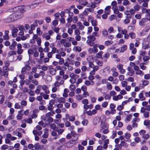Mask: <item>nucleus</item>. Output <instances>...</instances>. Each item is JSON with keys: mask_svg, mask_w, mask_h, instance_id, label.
<instances>
[{"mask_svg": "<svg viewBox=\"0 0 150 150\" xmlns=\"http://www.w3.org/2000/svg\"><path fill=\"white\" fill-rule=\"evenodd\" d=\"M42 90L44 91L45 93H41L40 95L42 94V96L44 99H49V95L47 94L50 93V91L47 85H38L37 86V88L35 90V92L36 94H39L40 91Z\"/></svg>", "mask_w": 150, "mask_h": 150, "instance_id": "1", "label": "nucleus"}, {"mask_svg": "<svg viewBox=\"0 0 150 150\" xmlns=\"http://www.w3.org/2000/svg\"><path fill=\"white\" fill-rule=\"evenodd\" d=\"M98 46L97 44L94 45H93V48H90L88 49V52L90 54L92 53L95 54L96 53L98 52V50L97 48Z\"/></svg>", "mask_w": 150, "mask_h": 150, "instance_id": "2", "label": "nucleus"}, {"mask_svg": "<svg viewBox=\"0 0 150 150\" xmlns=\"http://www.w3.org/2000/svg\"><path fill=\"white\" fill-rule=\"evenodd\" d=\"M5 21L6 23H10L15 21L14 14H12L9 15L5 19Z\"/></svg>", "mask_w": 150, "mask_h": 150, "instance_id": "3", "label": "nucleus"}, {"mask_svg": "<svg viewBox=\"0 0 150 150\" xmlns=\"http://www.w3.org/2000/svg\"><path fill=\"white\" fill-rule=\"evenodd\" d=\"M88 22H90L93 26H96L98 25V22L96 20L94 19V18L91 16H88Z\"/></svg>", "mask_w": 150, "mask_h": 150, "instance_id": "4", "label": "nucleus"}, {"mask_svg": "<svg viewBox=\"0 0 150 150\" xmlns=\"http://www.w3.org/2000/svg\"><path fill=\"white\" fill-rule=\"evenodd\" d=\"M23 111V110H21L18 112V114L16 117L17 120H20L22 119L23 114L22 112Z\"/></svg>", "mask_w": 150, "mask_h": 150, "instance_id": "5", "label": "nucleus"}, {"mask_svg": "<svg viewBox=\"0 0 150 150\" xmlns=\"http://www.w3.org/2000/svg\"><path fill=\"white\" fill-rule=\"evenodd\" d=\"M128 71H129L128 72H127V74L130 76H133L134 74V72L132 68L130 67H129L127 68V69Z\"/></svg>", "mask_w": 150, "mask_h": 150, "instance_id": "6", "label": "nucleus"}, {"mask_svg": "<svg viewBox=\"0 0 150 150\" xmlns=\"http://www.w3.org/2000/svg\"><path fill=\"white\" fill-rule=\"evenodd\" d=\"M93 69L90 72L89 74L90 75H93L95 74L96 71H97L99 69V67L97 66H94L93 67Z\"/></svg>", "mask_w": 150, "mask_h": 150, "instance_id": "7", "label": "nucleus"}, {"mask_svg": "<svg viewBox=\"0 0 150 150\" xmlns=\"http://www.w3.org/2000/svg\"><path fill=\"white\" fill-rule=\"evenodd\" d=\"M69 41L71 42L72 45L76 46L78 44V41H77L73 38L70 37L69 38Z\"/></svg>", "mask_w": 150, "mask_h": 150, "instance_id": "8", "label": "nucleus"}, {"mask_svg": "<svg viewBox=\"0 0 150 150\" xmlns=\"http://www.w3.org/2000/svg\"><path fill=\"white\" fill-rule=\"evenodd\" d=\"M120 146H119L118 148L120 149H121V147L122 146H124L125 148H127L128 147V145L125 142V140L124 141H122L120 144Z\"/></svg>", "mask_w": 150, "mask_h": 150, "instance_id": "9", "label": "nucleus"}, {"mask_svg": "<svg viewBox=\"0 0 150 150\" xmlns=\"http://www.w3.org/2000/svg\"><path fill=\"white\" fill-rule=\"evenodd\" d=\"M123 96L119 94L117 96H113L112 99L115 101H117L119 100L122 98Z\"/></svg>", "mask_w": 150, "mask_h": 150, "instance_id": "10", "label": "nucleus"}, {"mask_svg": "<svg viewBox=\"0 0 150 150\" xmlns=\"http://www.w3.org/2000/svg\"><path fill=\"white\" fill-rule=\"evenodd\" d=\"M69 92V90L67 88H65L64 90V92L62 96L64 98H67L68 96V93Z\"/></svg>", "mask_w": 150, "mask_h": 150, "instance_id": "11", "label": "nucleus"}, {"mask_svg": "<svg viewBox=\"0 0 150 150\" xmlns=\"http://www.w3.org/2000/svg\"><path fill=\"white\" fill-rule=\"evenodd\" d=\"M77 25L79 27V29L81 30H83L84 29V26L80 21L78 22L77 23Z\"/></svg>", "mask_w": 150, "mask_h": 150, "instance_id": "12", "label": "nucleus"}, {"mask_svg": "<svg viewBox=\"0 0 150 150\" xmlns=\"http://www.w3.org/2000/svg\"><path fill=\"white\" fill-rule=\"evenodd\" d=\"M147 22L146 19L145 18H143L139 21V24L140 26L143 25L145 23Z\"/></svg>", "mask_w": 150, "mask_h": 150, "instance_id": "13", "label": "nucleus"}, {"mask_svg": "<svg viewBox=\"0 0 150 150\" xmlns=\"http://www.w3.org/2000/svg\"><path fill=\"white\" fill-rule=\"evenodd\" d=\"M109 141L108 139L105 140L104 141V144L103 145V148L104 149H106L108 148V144H109Z\"/></svg>", "mask_w": 150, "mask_h": 150, "instance_id": "14", "label": "nucleus"}, {"mask_svg": "<svg viewBox=\"0 0 150 150\" xmlns=\"http://www.w3.org/2000/svg\"><path fill=\"white\" fill-rule=\"evenodd\" d=\"M103 53V52L102 51H100L96 54L95 57L96 58L100 59L102 58Z\"/></svg>", "mask_w": 150, "mask_h": 150, "instance_id": "15", "label": "nucleus"}, {"mask_svg": "<svg viewBox=\"0 0 150 150\" xmlns=\"http://www.w3.org/2000/svg\"><path fill=\"white\" fill-rule=\"evenodd\" d=\"M74 144V141H71L67 143V146L68 148H70L73 146Z\"/></svg>", "mask_w": 150, "mask_h": 150, "instance_id": "16", "label": "nucleus"}, {"mask_svg": "<svg viewBox=\"0 0 150 150\" xmlns=\"http://www.w3.org/2000/svg\"><path fill=\"white\" fill-rule=\"evenodd\" d=\"M142 47L143 49L146 50L150 48V45L149 43L147 44H143Z\"/></svg>", "mask_w": 150, "mask_h": 150, "instance_id": "17", "label": "nucleus"}, {"mask_svg": "<svg viewBox=\"0 0 150 150\" xmlns=\"http://www.w3.org/2000/svg\"><path fill=\"white\" fill-rule=\"evenodd\" d=\"M139 98L141 101H143L145 100L146 98L144 96L143 93H140L138 96Z\"/></svg>", "mask_w": 150, "mask_h": 150, "instance_id": "18", "label": "nucleus"}, {"mask_svg": "<svg viewBox=\"0 0 150 150\" xmlns=\"http://www.w3.org/2000/svg\"><path fill=\"white\" fill-rule=\"evenodd\" d=\"M42 37L45 38L46 40H48L50 39V36L47 34V33H44L42 35Z\"/></svg>", "mask_w": 150, "mask_h": 150, "instance_id": "19", "label": "nucleus"}, {"mask_svg": "<svg viewBox=\"0 0 150 150\" xmlns=\"http://www.w3.org/2000/svg\"><path fill=\"white\" fill-rule=\"evenodd\" d=\"M79 3L80 4L85 6L87 4H88V2L87 0H81L79 2Z\"/></svg>", "mask_w": 150, "mask_h": 150, "instance_id": "20", "label": "nucleus"}, {"mask_svg": "<svg viewBox=\"0 0 150 150\" xmlns=\"http://www.w3.org/2000/svg\"><path fill=\"white\" fill-rule=\"evenodd\" d=\"M96 4L94 3H93L92 2H91V3H90L88 4V5L87 6L88 7H90V8H92V9L96 7Z\"/></svg>", "mask_w": 150, "mask_h": 150, "instance_id": "21", "label": "nucleus"}, {"mask_svg": "<svg viewBox=\"0 0 150 150\" xmlns=\"http://www.w3.org/2000/svg\"><path fill=\"white\" fill-rule=\"evenodd\" d=\"M100 122L99 119L95 118L93 120V124L94 125H96L99 124Z\"/></svg>", "mask_w": 150, "mask_h": 150, "instance_id": "22", "label": "nucleus"}, {"mask_svg": "<svg viewBox=\"0 0 150 150\" xmlns=\"http://www.w3.org/2000/svg\"><path fill=\"white\" fill-rule=\"evenodd\" d=\"M73 50L75 52H80L81 51V47L78 46H74L73 48Z\"/></svg>", "mask_w": 150, "mask_h": 150, "instance_id": "23", "label": "nucleus"}, {"mask_svg": "<svg viewBox=\"0 0 150 150\" xmlns=\"http://www.w3.org/2000/svg\"><path fill=\"white\" fill-rule=\"evenodd\" d=\"M110 6H107L105 8V13L107 14H110Z\"/></svg>", "mask_w": 150, "mask_h": 150, "instance_id": "24", "label": "nucleus"}, {"mask_svg": "<svg viewBox=\"0 0 150 150\" xmlns=\"http://www.w3.org/2000/svg\"><path fill=\"white\" fill-rule=\"evenodd\" d=\"M57 99L58 100V102L60 103H64L65 102V99L64 97H61L59 98H57Z\"/></svg>", "mask_w": 150, "mask_h": 150, "instance_id": "25", "label": "nucleus"}, {"mask_svg": "<svg viewBox=\"0 0 150 150\" xmlns=\"http://www.w3.org/2000/svg\"><path fill=\"white\" fill-rule=\"evenodd\" d=\"M94 58L92 56H88L86 59L87 61L88 62H93Z\"/></svg>", "mask_w": 150, "mask_h": 150, "instance_id": "26", "label": "nucleus"}, {"mask_svg": "<svg viewBox=\"0 0 150 150\" xmlns=\"http://www.w3.org/2000/svg\"><path fill=\"white\" fill-rule=\"evenodd\" d=\"M127 46L126 45H123L121 47L120 52H123L125 51L127 49Z\"/></svg>", "mask_w": 150, "mask_h": 150, "instance_id": "27", "label": "nucleus"}, {"mask_svg": "<svg viewBox=\"0 0 150 150\" xmlns=\"http://www.w3.org/2000/svg\"><path fill=\"white\" fill-rule=\"evenodd\" d=\"M39 4V3H35L34 4H33L30 5L28 6V7L30 8H34L36 7Z\"/></svg>", "mask_w": 150, "mask_h": 150, "instance_id": "28", "label": "nucleus"}, {"mask_svg": "<svg viewBox=\"0 0 150 150\" xmlns=\"http://www.w3.org/2000/svg\"><path fill=\"white\" fill-rule=\"evenodd\" d=\"M106 87L109 90H111L112 89V86L110 82H108L106 83Z\"/></svg>", "mask_w": 150, "mask_h": 150, "instance_id": "29", "label": "nucleus"}, {"mask_svg": "<svg viewBox=\"0 0 150 150\" xmlns=\"http://www.w3.org/2000/svg\"><path fill=\"white\" fill-rule=\"evenodd\" d=\"M87 38L88 39L92 41H94L96 39V38L95 37H94V36H93V35H91L88 36Z\"/></svg>", "mask_w": 150, "mask_h": 150, "instance_id": "30", "label": "nucleus"}, {"mask_svg": "<svg viewBox=\"0 0 150 150\" xmlns=\"http://www.w3.org/2000/svg\"><path fill=\"white\" fill-rule=\"evenodd\" d=\"M23 16L21 14H19L18 15H16L14 14V17L15 20H16L18 19L21 18Z\"/></svg>", "mask_w": 150, "mask_h": 150, "instance_id": "31", "label": "nucleus"}, {"mask_svg": "<svg viewBox=\"0 0 150 150\" xmlns=\"http://www.w3.org/2000/svg\"><path fill=\"white\" fill-rule=\"evenodd\" d=\"M135 74L137 75H139L141 76H143L144 74V73L143 71H141L140 70H139L137 71L136 72Z\"/></svg>", "mask_w": 150, "mask_h": 150, "instance_id": "32", "label": "nucleus"}, {"mask_svg": "<svg viewBox=\"0 0 150 150\" xmlns=\"http://www.w3.org/2000/svg\"><path fill=\"white\" fill-rule=\"evenodd\" d=\"M71 45V42L66 41L65 44H64V47H70Z\"/></svg>", "mask_w": 150, "mask_h": 150, "instance_id": "33", "label": "nucleus"}, {"mask_svg": "<svg viewBox=\"0 0 150 150\" xmlns=\"http://www.w3.org/2000/svg\"><path fill=\"white\" fill-rule=\"evenodd\" d=\"M133 8L135 11H138L140 9V6L138 4H136L134 6Z\"/></svg>", "mask_w": 150, "mask_h": 150, "instance_id": "34", "label": "nucleus"}, {"mask_svg": "<svg viewBox=\"0 0 150 150\" xmlns=\"http://www.w3.org/2000/svg\"><path fill=\"white\" fill-rule=\"evenodd\" d=\"M36 32L38 35L39 36L42 35V32L40 30L39 28H38L36 29Z\"/></svg>", "mask_w": 150, "mask_h": 150, "instance_id": "35", "label": "nucleus"}, {"mask_svg": "<svg viewBox=\"0 0 150 150\" xmlns=\"http://www.w3.org/2000/svg\"><path fill=\"white\" fill-rule=\"evenodd\" d=\"M131 137V135L129 133L127 132L125 134L124 137L127 139H129Z\"/></svg>", "mask_w": 150, "mask_h": 150, "instance_id": "36", "label": "nucleus"}, {"mask_svg": "<svg viewBox=\"0 0 150 150\" xmlns=\"http://www.w3.org/2000/svg\"><path fill=\"white\" fill-rule=\"evenodd\" d=\"M76 99L78 100H81L83 98L82 94H78L76 96Z\"/></svg>", "mask_w": 150, "mask_h": 150, "instance_id": "37", "label": "nucleus"}, {"mask_svg": "<svg viewBox=\"0 0 150 150\" xmlns=\"http://www.w3.org/2000/svg\"><path fill=\"white\" fill-rule=\"evenodd\" d=\"M65 148L63 145H62L57 148L56 150H65Z\"/></svg>", "mask_w": 150, "mask_h": 150, "instance_id": "38", "label": "nucleus"}, {"mask_svg": "<svg viewBox=\"0 0 150 150\" xmlns=\"http://www.w3.org/2000/svg\"><path fill=\"white\" fill-rule=\"evenodd\" d=\"M122 4L123 5L126 6L129 5L130 3L128 0H124Z\"/></svg>", "mask_w": 150, "mask_h": 150, "instance_id": "39", "label": "nucleus"}, {"mask_svg": "<svg viewBox=\"0 0 150 150\" xmlns=\"http://www.w3.org/2000/svg\"><path fill=\"white\" fill-rule=\"evenodd\" d=\"M130 37L132 39H134L136 37V35L133 32H131L129 33Z\"/></svg>", "mask_w": 150, "mask_h": 150, "instance_id": "40", "label": "nucleus"}, {"mask_svg": "<svg viewBox=\"0 0 150 150\" xmlns=\"http://www.w3.org/2000/svg\"><path fill=\"white\" fill-rule=\"evenodd\" d=\"M50 73L52 75H55L56 73V71L55 70L52 68L50 69Z\"/></svg>", "mask_w": 150, "mask_h": 150, "instance_id": "41", "label": "nucleus"}, {"mask_svg": "<svg viewBox=\"0 0 150 150\" xmlns=\"http://www.w3.org/2000/svg\"><path fill=\"white\" fill-rule=\"evenodd\" d=\"M107 31L106 29H104L102 31V34L105 37H107L108 35Z\"/></svg>", "mask_w": 150, "mask_h": 150, "instance_id": "42", "label": "nucleus"}, {"mask_svg": "<svg viewBox=\"0 0 150 150\" xmlns=\"http://www.w3.org/2000/svg\"><path fill=\"white\" fill-rule=\"evenodd\" d=\"M35 149L36 150H38L40 149V145L39 143H37L35 144L34 146Z\"/></svg>", "mask_w": 150, "mask_h": 150, "instance_id": "43", "label": "nucleus"}, {"mask_svg": "<svg viewBox=\"0 0 150 150\" xmlns=\"http://www.w3.org/2000/svg\"><path fill=\"white\" fill-rule=\"evenodd\" d=\"M23 121L25 122H26L28 123L31 124L32 122V120L31 118H30L27 119V120L24 119L23 120Z\"/></svg>", "mask_w": 150, "mask_h": 150, "instance_id": "44", "label": "nucleus"}, {"mask_svg": "<svg viewBox=\"0 0 150 150\" xmlns=\"http://www.w3.org/2000/svg\"><path fill=\"white\" fill-rule=\"evenodd\" d=\"M140 68L143 70H145L146 68V67L144 65L143 63H141L139 64Z\"/></svg>", "mask_w": 150, "mask_h": 150, "instance_id": "45", "label": "nucleus"}, {"mask_svg": "<svg viewBox=\"0 0 150 150\" xmlns=\"http://www.w3.org/2000/svg\"><path fill=\"white\" fill-rule=\"evenodd\" d=\"M82 102L84 105L88 104V99L84 98L82 100Z\"/></svg>", "mask_w": 150, "mask_h": 150, "instance_id": "46", "label": "nucleus"}, {"mask_svg": "<svg viewBox=\"0 0 150 150\" xmlns=\"http://www.w3.org/2000/svg\"><path fill=\"white\" fill-rule=\"evenodd\" d=\"M92 41L88 39L86 41V42L88 44L91 46H92L94 43Z\"/></svg>", "mask_w": 150, "mask_h": 150, "instance_id": "47", "label": "nucleus"}, {"mask_svg": "<svg viewBox=\"0 0 150 150\" xmlns=\"http://www.w3.org/2000/svg\"><path fill=\"white\" fill-rule=\"evenodd\" d=\"M8 31H6V32L5 35L4 36V40H8L9 38V36L8 35Z\"/></svg>", "mask_w": 150, "mask_h": 150, "instance_id": "48", "label": "nucleus"}, {"mask_svg": "<svg viewBox=\"0 0 150 150\" xmlns=\"http://www.w3.org/2000/svg\"><path fill=\"white\" fill-rule=\"evenodd\" d=\"M76 81V79L75 78H70V82L72 84H74L75 83Z\"/></svg>", "mask_w": 150, "mask_h": 150, "instance_id": "49", "label": "nucleus"}, {"mask_svg": "<svg viewBox=\"0 0 150 150\" xmlns=\"http://www.w3.org/2000/svg\"><path fill=\"white\" fill-rule=\"evenodd\" d=\"M66 40L65 39H61L60 41H59L58 42H60L59 43V45L60 44L63 45L64 46V44H65L66 42Z\"/></svg>", "mask_w": 150, "mask_h": 150, "instance_id": "50", "label": "nucleus"}, {"mask_svg": "<svg viewBox=\"0 0 150 150\" xmlns=\"http://www.w3.org/2000/svg\"><path fill=\"white\" fill-rule=\"evenodd\" d=\"M8 55L9 56H11L13 55H16V52L14 51H10L8 53Z\"/></svg>", "mask_w": 150, "mask_h": 150, "instance_id": "51", "label": "nucleus"}, {"mask_svg": "<svg viewBox=\"0 0 150 150\" xmlns=\"http://www.w3.org/2000/svg\"><path fill=\"white\" fill-rule=\"evenodd\" d=\"M93 28L91 26H90L88 28V31L87 32V34H90L92 31Z\"/></svg>", "mask_w": 150, "mask_h": 150, "instance_id": "52", "label": "nucleus"}, {"mask_svg": "<svg viewBox=\"0 0 150 150\" xmlns=\"http://www.w3.org/2000/svg\"><path fill=\"white\" fill-rule=\"evenodd\" d=\"M129 12L131 15H132L134 14L136 12L135 10H134L133 8L130 9L129 10Z\"/></svg>", "mask_w": 150, "mask_h": 150, "instance_id": "53", "label": "nucleus"}, {"mask_svg": "<svg viewBox=\"0 0 150 150\" xmlns=\"http://www.w3.org/2000/svg\"><path fill=\"white\" fill-rule=\"evenodd\" d=\"M72 21L74 23H76L78 21V17L76 16H74L72 18Z\"/></svg>", "mask_w": 150, "mask_h": 150, "instance_id": "54", "label": "nucleus"}, {"mask_svg": "<svg viewBox=\"0 0 150 150\" xmlns=\"http://www.w3.org/2000/svg\"><path fill=\"white\" fill-rule=\"evenodd\" d=\"M74 35H80V32L79 29H76L74 30Z\"/></svg>", "mask_w": 150, "mask_h": 150, "instance_id": "55", "label": "nucleus"}, {"mask_svg": "<svg viewBox=\"0 0 150 150\" xmlns=\"http://www.w3.org/2000/svg\"><path fill=\"white\" fill-rule=\"evenodd\" d=\"M8 146L7 145H4L2 146L1 148V150H5L8 149Z\"/></svg>", "mask_w": 150, "mask_h": 150, "instance_id": "56", "label": "nucleus"}, {"mask_svg": "<svg viewBox=\"0 0 150 150\" xmlns=\"http://www.w3.org/2000/svg\"><path fill=\"white\" fill-rule=\"evenodd\" d=\"M134 141L137 143H138L141 141V139L139 137H137L134 139Z\"/></svg>", "mask_w": 150, "mask_h": 150, "instance_id": "57", "label": "nucleus"}, {"mask_svg": "<svg viewBox=\"0 0 150 150\" xmlns=\"http://www.w3.org/2000/svg\"><path fill=\"white\" fill-rule=\"evenodd\" d=\"M149 83V81H148L144 80L142 81V84L144 86L148 85Z\"/></svg>", "mask_w": 150, "mask_h": 150, "instance_id": "58", "label": "nucleus"}, {"mask_svg": "<svg viewBox=\"0 0 150 150\" xmlns=\"http://www.w3.org/2000/svg\"><path fill=\"white\" fill-rule=\"evenodd\" d=\"M121 83L122 85V86L123 87H125L127 85V82L125 81H122Z\"/></svg>", "mask_w": 150, "mask_h": 150, "instance_id": "59", "label": "nucleus"}, {"mask_svg": "<svg viewBox=\"0 0 150 150\" xmlns=\"http://www.w3.org/2000/svg\"><path fill=\"white\" fill-rule=\"evenodd\" d=\"M59 61L58 62L59 64V65H62L64 64V60L63 58H61L59 59Z\"/></svg>", "mask_w": 150, "mask_h": 150, "instance_id": "60", "label": "nucleus"}, {"mask_svg": "<svg viewBox=\"0 0 150 150\" xmlns=\"http://www.w3.org/2000/svg\"><path fill=\"white\" fill-rule=\"evenodd\" d=\"M108 104V102H107L105 101L101 105L103 108H105L107 107Z\"/></svg>", "mask_w": 150, "mask_h": 150, "instance_id": "61", "label": "nucleus"}, {"mask_svg": "<svg viewBox=\"0 0 150 150\" xmlns=\"http://www.w3.org/2000/svg\"><path fill=\"white\" fill-rule=\"evenodd\" d=\"M29 88L30 90H32L34 89L35 88V86L34 84L32 83L30 84L29 85Z\"/></svg>", "mask_w": 150, "mask_h": 150, "instance_id": "62", "label": "nucleus"}, {"mask_svg": "<svg viewBox=\"0 0 150 150\" xmlns=\"http://www.w3.org/2000/svg\"><path fill=\"white\" fill-rule=\"evenodd\" d=\"M69 88L71 91H74L75 88V86L74 85L71 84L69 86Z\"/></svg>", "mask_w": 150, "mask_h": 150, "instance_id": "63", "label": "nucleus"}, {"mask_svg": "<svg viewBox=\"0 0 150 150\" xmlns=\"http://www.w3.org/2000/svg\"><path fill=\"white\" fill-rule=\"evenodd\" d=\"M104 98L106 100H109L111 98V96L110 95L108 94H106L104 96Z\"/></svg>", "mask_w": 150, "mask_h": 150, "instance_id": "64", "label": "nucleus"}]
</instances>
